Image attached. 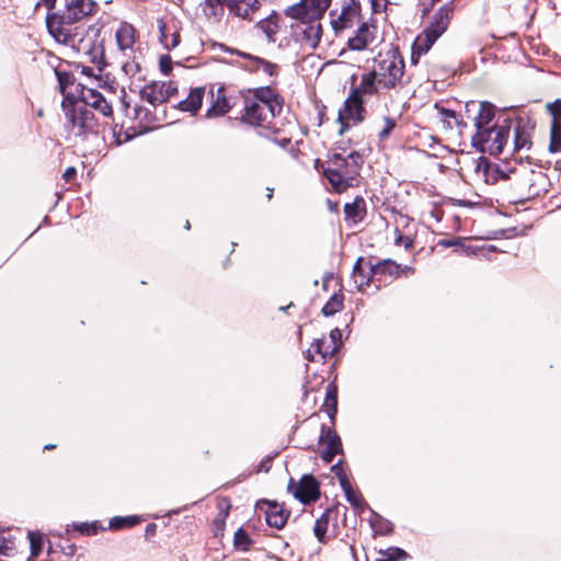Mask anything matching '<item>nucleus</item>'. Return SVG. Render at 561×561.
Returning a JSON list of instances; mask_svg holds the SVG:
<instances>
[{
    "instance_id": "obj_23",
    "label": "nucleus",
    "mask_w": 561,
    "mask_h": 561,
    "mask_svg": "<svg viewBox=\"0 0 561 561\" xmlns=\"http://www.w3.org/2000/svg\"><path fill=\"white\" fill-rule=\"evenodd\" d=\"M160 42L168 50L174 49L180 44V32L175 26L167 25L162 20L158 21Z\"/></svg>"
},
{
    "instance_id": "obj_32",
    "label": "nucleus",
    "mask_w": 561,
    "mask_h": 561,
    "mask_svg": "<svg viewBox=\"0 0 561 561\" xmlns=\"http://www.w3.org/2000/svg\"><path fill=\"white\" fill-rule=\"evenodd\" d=\"M16 551V536L11 529H0V554L12 556Z\"/></svg>"
},
{
    "instance_id": "obj_4",
    "label": "nucleus",
    "mask_w": 561,
    "mask_h": 561,
    "mask_svg": "<svg viewBox=\"0 0 561 561\" xmlns=\"http://www.w3.org/2000/svg\"><path fill=\"white\" fill-rule=\"evenodd\" d=\"M96 8L94 0H65V10L62 13H48L46 16V26L49 34L57 33V30L66 31L78 26V22L83 18L91 15Z\"/></svg>"
},
{
    "instance_id": "obj_19",
    "label": "nucleus",
    "mask_w": 561,
    "mask_h": 561,
    "mask_svg": "<svg viewBox=\"0 0 561 561\" xmlns=\"http://www.w3.org/2000/svg\"><path fill=\"white\" fill-rule=\"evenodd\" d=\"M321 439L327 440V447L321 451V459L330 463L337 454L342 453L341 439L334 431L324 426H322Z\"/></svg>"
},
{
    "instance_id": "obj_45",
    "label": "nucleus",
    "mask_w": 561,
    "mask_h": 561,
    "mask_svg": "<svg viewBox=\"0 0 561 561\" xmlns=\"http://www.w3.org/2000/svg\"><path fill=\"white\" fill-rule=\"evenodd\" d=\"M376 85H378L377 76H375L373 69L369 73L363 75L360 85L357 89L360 90V94L363 92L374 93Z\"/></svg>"
},
{
    "instance_id": "obj_29",
    "label": "nucleus",
    "mask_w": 561,
    "mask_h": 561,
    "mask_svg": "<svg viewBox=\"0 0 561 561\" xmlns=\"http://www.w3.org/2000/svg\"><path fill=\"white\" fill-rule=\"evenodd\" d=\"M204 92V88L192 89L187 98L179 103V108L195 114L202 105Z\"/></svg>"
},
{
    "instance_id": "obj_25",
    "label": "nucleus",
    "mask_w": 561,
    "mask_h": 561,
    "mask_svg": "<svg viewBox=\"0 0 561 561\" xmlns=\"http://www.w3.org/2000/svg\"><path fill=\"white\" fill-rule=\"evenodd\" d=\"M436 41V37H433L428 32L423 31V33L415 38L412 45V62L416 64L420 56L426 54Z\"/></svg>"
},
{
    "instance_id": "obj_61",
    "label": "nucleus",
    "mask_w": 561,
    "mask_h": 561,
    "mask_svg": "<svg viewBox=\"0 0 561 561\" xmlns=\"http://www.w3.org/2000/svg\"><path fill=\"white\" fill-rule=\"evenodd\" d=\"M227 0H206V4L214 7L215 4L224 5Z\"/></svg>"
},
{
    "instance_id": "obj_60",
    "label": "nucleus",
    "mask_w": 561,
    "mask_h": 561,
    "mask_svg": "<svg viewBox=\"0 0 561 561\" xmlns=\"http://www.w3.org/2000/svg\"><path fill=\"white\" fill-rule=\"evenodd\" d=\"M413 273H414V270L411 266H404L403 268L400 267V274L408 276Z\"/></svg>"
},
{
    "instance_id": "obj_18",
    "label": "nucleus",
    "mask_w": 561,
    "mask_h": 561,
    "mask_svg": "<svg viewBox=\"0 0 561 561\" xmlns=\"http://www.w3.org/2000/svg\"><path fill=\"white\" fill-rule=\"evenodd\" d=\"M376 26L363 22L356 30L354 36L347 39V46L352 50H364L375 41Z\"/></svg>"
},
{
    "instance_id": "obj_41",
    "label": "nucleus",
    "mask_w": 561,
    "mask_h": 561,
    "mask_svg": "<svg viewBox=\"0 0 561 561\" xmlns=\"http://www.w3.org/2000/svg\"><path fill=\"white\" fill-rule=\"evenodd\" d=\"M233 545L236 549L248 551L252 545V540L243 528H239L233 536Z\"/></svg>"
},
{
    "instance_id": "obj_62",
    "label": "nucleus",
    "mask_w": 561,
    "mask_h": 561,
    "mask_svg": "<svg viewBox=\"0 0 561 561\" xmlns=\"http://www.w3.org/2000/svg\"><path fill=\"white\" fill-rule=\"evenodd\" d=\"M228 516V512L220 513L216 518V523H224L225 518Z\"/></svg>"
},
{
    "instance_id": "obj_1",
    "label": "nucleus",
    "mask_w": 561,
    "mask_h": 561,
    "mask_svg": "<svg viewBox=\"0 0 561 561\" xmlns=\"http://www.w3.org/2000/svg\"><path fill=\"white\" fill-rule=\"evenodd\" d=\"M64 113L65 139L73 145L88 140L90 136L100 133V124L92 110L85 108L84 103L76 98L66 95L61 103Z\"/></svg>"
},
{
    "instance_id": "obj_37",
    "label": "nucleus",
    "mask_w": 561,
    "mask_h": 561,
    "mask_svg": "<svg viewBox=\"0 0 561 561\" xmlns=\"http://www.w3.org/2000/svg\"><path fill=\"white\" fill-rule=\"evenodd\" d=\"M345 497L347 502L356 510L359 514L364 512V510L367 507V504L365 500L363 499L362 494L358 492H355L350 484L342 488Z\"/></svg>"
},
{
    "instance_id": "obj_59",
    "label": "nucleus",
    "mask_w": 561,
    "mask_h": 561,
    "mask_svg": "<svg viewBox=\"0 0 561 561\" xmlns=\"http://www.w3.org/2000/svg\"><path fill=\"white\" fill-rule=\"evenodd\" d=\"M56 1L57 0H41L36 7H38L41 3H43L44 5H46V8L48 9V11L53 10L55 8V4H56Z\"/></svg>"
},
{
    "instance_id": "obj_39",
    "label": "nucleus",
    "mask_w": 561,
    "mask_h": 561,
    "mask_svg": "<svg viewBox=\"0 0 561 561\" xmlns=\"http://www.w3.org/2000/svg\"><path fill=\"white\" fill-rule=\"evenodd\" d=\"M141 518L138 515H130V516H115L111 518L110 520V528L112 529H121L125 527H133L137 524H139Z\"/></svg>"
},
{
    "instance_id": "obj_13",
    "label": "nucleus",
    "mask_w": 561,
    "mask_h": 561,
    "mask_svg": "<svg viewBox=\"0 0 561 561\" xmlns=\"http://www.w3.org/2000/svg\"><path fill=\"white\" fill-rule=\"evenodd\" d=\"M234 105L232 98L227 94L224 85H211L210 88V106L206 112V117L216 118L227 114Z\"/></svg>"
},
{
    "instance_id": "obj_63",
    "label": "nucleus",
    "mask_w": 561,
    "mask_h": 561,
    "mask_svg": "<svg viewBox=\"0 0 561 561\" xmlns=\"http://www.w3.org/2000/svg\"><path fill=\"white\" fill-rule=\"evenodd\" d=\"M458 242L454 241V240H443V241H440V244L444 245V247H451V245H455Z\"/></svg>"
},
{
    "instance_id": "obj_57",
    "label": "nucleus",
    "mask_w": 561,
    "mask_h": 561,
    "mask_svg": "<svg viewBox=\"0 0 561 561\" xmlns=\"http://www.w3.org/2000/svg\"><path fill=\"white\" fill-rule=\"evenodd\" d=\"M160 68L164 75H168L171 71L172 65H171V58L169 56H162L160 58Z\"/></svg>"
},
{
    "instance_id": "obj_43",
    "label": "nucleus",
    "mask_w": 561,
    "mask_h": 561,
    "mask_svg": "<svg viewBox=\"0 0 561 561\" xmlns=\"http://www.w3.org/2000/svg\"><path fill=\"white\" fill-rule=\"evenodd\" d=\"M328 524H329V517H328V515L325 513L322 514L321 517L318 518L316 520V523H314L313 533H314V536L317 537V539L321 543L325 542V535H327V530H328Z\"/></svg>"
},
{
    "instance_id": "obj_10",
    "label": "nucleus",
    "mask_w": 561,
    "mask_h": 561,
    "mask_svg": "<svg viewBox=\"0 0 561 561\" xmlns=\"http://www.w3.org/2000/svg\"><path fill=\"white\" fill-rule=\"evenodd\" d=\"M491 135L484 137V141L478 145L476 141H471L473 148L479 152H488L491 156H499L503 152L504 146L508 140L510 127L508 126H491Z\"/></svg>"
},
{
    "instance_id": "obj_30",
    "label": "nucleus",
    "mask_w": 561,
    "mask_h": 561,
    "mask_svg": "<svg viewBox=\"0 0 561 561\" xmlns=\"http://www.w3.org/2000/svg\"><path fill=\"white\" fill-rule=\"evenodd\" d=\"M238 54L241 57L250 60L251 64L248 66L249 70L255 71V70L262 69L266 75H268L271 77L277 75V65H275L268 60H265L263 58L252 56L247 53H238Z\"/></svg>"
},
{
    "instance_id": "obj_55",
    "label": "nucleus",
    "mask_w": 561,
    "mask_h": 561,
    "mask_svg": "<svg viewBox=\"0 0 561 561\" xmlns=\"http://www.w3.org/2000/svg\"><path fill=\"white\" fill-rule=\"evenodd\" d=\"M396 233L398 234L396 238V244L398 245H404L405 248H409L412 245V239L410 237L403 236L399 229H396Z\"/></svg>"
},
{
    "instance_id": "obj_50",
    "label": "nucleus",
    "mask_w": 561,
    "mask_h": 561,
    "mask_svg": "<svg viewBox=\"0 0 561 561\" xmlns=\"http://www.w3.org/2000/svg\"><path fill=\"white\" fill-rule=\"evenodd\" d=\"M56 76L58 79L60 91L66 96V89L68 88V85L73 84V78L70 73L64 71H56Z\"/></svg>"
},
{
    "instance_id": "obj_11",
    "label": "nucleus",
    "mask_w": 561,
    "mask_h": 561,
    "mask_svg": "<svg viewBox=\"0 0 561 561\" xmlns=\"http://www.w3.org/2000/svg\"><path fill=\"white\" fill-rule=\"evenodd\" d=\"M331 25L335 33L352 27L359 21L360 18V4L356 0H345L341 7V12L334 18L335 13H330Z\"/></svg>"
},
{
    "instance_id": "obj_14",
    "label": "nucleus",
    "mask_w": 561,
    "mask_h": 561,
    "mask_svg": "<svg viewBox=\"0 0 561 561\" xmlns=\"http://www.w3.org/2000/svg\"><path fill=\"white\" fill-rule=\"evenodd\" d=\"M288 490L305 504L316 501L320 495L319 483L312 476H304L298 484L290 479Z\"/></svg>"
},
{
    "instance_id": "obj_27",
    "label": "nucleus",
    "mask_w": 561,
    "mask_h": 561,
    "mask_svg": "<svg viewBox=\"0 0 561 561\" xmlns=\"http://www.w3.org/2000/svg\"><path fill=\"white\" fill-rule=\"evenodd\" d=\"M363 263H364V257H362V256L358 257L353 266V274H352L354 283L356 284L357 289L359 291H363L365 287L369 286V284L373 282L374 276H376V274H370V271L366 274L362 266ZM367 264L370 267V264H373V263L368 262Z\"/></svg>"
},
{
    "instance_id": "obj_48",
    "label": "nucleus",
    "mask_w": 561,
    "mask_h": 561,
    "mask_svg": "<svg viewBox=\"0 0 561 561\" xmlns=\"http://www.w3.org/2000/svg\"><path fill=\"white\" fill-rule=\"evenodd\" d=\"M397 126V121L393 117L385 116L383 117V126L378 131L379 140L383 141L388 139L393 128Z\"/></svg>"
},
{
    "instance_id": "obj_3",
    "label": "nucleus",
    "mask_w": 561,
    "mask_h": 561,
    "mask_svg": "<svg viewBox=\"0 0 561 561\" xmlns=\"http://www.w3.org/2000/svg\"><path fill=\"white\" fill-rule=\"evenodd\" d=\"M363 163V156L357 151L347 154L333 152L323 173L333 191L343 193L356 184Z\"/></svg>"
},
{
    "instance_id": "obj_36",
    "label": "nucleus",
    "mask_w": 561,
    "mask_h": 561,
    "mask_svg": "<svg viewBox=\"0 0 561 561\" xmlns=\"http://www.w3.org/2000/svg\"><path fill=\"white\" fill-rule=\"evenodd\" d=\"M344 306V295L342 290L334 293L327 304L323 306L321 312L324 317L334 316L336 312L341 311Z\"/></svg>"
},
{
    "instance_id": "obj_53",
    "label": "nucleus",
    "mask_w": 561,
    "mask_h": 561,
    "mask_svg": "<svg viewBox=\"0 0 561 561\" xmlns=\"http://www.w3.org/2000/svg\"><path fill=\"white\" fill-rule=\"evenodd\" d=\"M327 345H328V343H327L325 339H316L311 344V348L313 350L314 353L321 355V357L323 359H325L328 357L333 356V355H327L324 353Z\"/></svg>"
},
{
    "instance_id": "obj_31",
    "label": "nucleus",
    "mask_w": 561,
    "mask_h": 561,
    "mask_svg": "<svg viewBox=\"0 0 561 561\" xmlns=\"http://www.w3.org/2000/svg\"><path fill=\"white\" fill-rule=\"evenodd\" d=\"M531 147L530 133L525 125L522 124V119L517 122L514 128V150H529Z\"/></svg>"
},
{
    "instance_id": "obj_16",
    "label": "nucleus",
    "mask_w": 561,
    "mask_h": 561,
    "mask_svg": "<svg viewBox=\"0 0 561 561\" xmlns=\"http://www.w3.org/2000/svg\"><path fill=\"white\" fill-rule=\"evenodd\" d=\"M546 108L552 116L549 151L554 153L561 148V99L548 103Z\"/></svg>"
},
{
    "instance_id": "obj_22",
    "label": "nucleus",
    "mask_w": 561,
    "mask_h": 561,
    "mask_svg": "<svg viewBox=\"0 0 561 561\" xmlns=\"http://www.w3.org/2000/svg\"><path fill=\"white\" fill-rule=\"evenodd\" d=\"M224 5H227L230 12L242 19H249L260 8L259 0H227Z\"/></svg>"
},
{
    "instance_id": "obj_26",
    "label": "nucleus",
    "mask_w": 561,
    "mask_h": 561,
    "mask_svg": "<svg viewBox=\"0 0 561 561\" xmlns=\"http://www.w3.org/2000/svg\"><path fill=\"white\" fill-rule=\"evenodd\" d=\"M162 87L163 84H161V82H152L150 84H146L140 90L141 99L147 101L152 106L164 103L165 94H163Z\"/></svg>"
},
{
    "instance_id": "obj_20",
    "label": "nucleus",
    "mask_w": 561,
    "mask_h": 561,
    "mask_svg": "<svg viewBox=\"0 0 561 561\" xmlns=\"http://www.w3.org/2000/svg\"><path fill=\"white\" fill-rule=\"evenodd\" d=\"M116 43L121 51L126 55L134 53V44L136 41L135 27L126 22H123L115 33Z\"/></svg>"
},
{
    "instance_id": "obj_24",
    "label": "nucleus",
    "mask_w": 561,
    "mask_h": 561,
    "mask_svg": "<svg viewBox=\"0 0 561 561\" xmlns=\"http://www.w3.org/2000/svg\"><path fill=\"white\" fill-rule=\"evenodd\" d=\"M437 111L439 119L446 129H453L454 127L460 130L467 126V124L460 118V116L453 110L446 108L438 103L434 105Z\"/></svg>"
},
{
    "instance_id": "obj_12",
    "label": "nucleus",
    "mask_w": 561,
    "mask_h": 561,
    "mask_svg": "<svg viewBox=\"0 0 561 561\" xmlns=\"http://www.w3.org/2000/svg\"><path fill=\"white\" fill-rule=\"evenodd\" d=\"M294 34L302 45L314 49L322 34V27L319 20H310L308 22H296L291 25Z\"/></svg>"
},
{
    "instance_id": "obj_42",
    "label": "nucleus",
    "mask_w": 561,
    "mask_h": 561,
    "mask_svg": "<svg viewBox=\"0 0 561 561\" xmlns=\"http://www.w3.org/2000/svg\"><path fill=\"white\" fill-rule=\"evenodd\" d=\"M342 344V332L335 328L330 332V343L325 346L324 353L327 355H334Z\"/></svg>"
},
{
    "instance_id": "obj_33",
    "label": "nucleus",
    "mask_w": 561,
    "mask_h": 561,
    "mask_svg": "<svg viewBox=\"0 0 561 561\" xmlns=\"http://www.w3.org/2000/svg\"><path fill=\"white\" fill-rule=\"evenodd\" d=\"M277 19L278 15L273 12L256 24V27L266 35L268 42H275V35L278 32Z\"/></svg>"
},
{
    "instance_id": "obj_34",
    "label": "nucleus",
    "mask_w": 561,
    "mask_h": 561,
    "mask_svg": "<svg viewBox=\"0 0 561 561\" xmlns=\"http://www.w3.org/2000/svg\"><path fill=\"white\" fill-rule=\"evenodd\" d=\"M369 524L376 535L386 536L392 533L393 525L375 511H370Z\"/></svg>"
},
{
    "instance_id": "obj_8",
    "label": "nucleus",
    "mask_w": 561,
    "mask_h": 561,
    "mask_svg": "<svg viewBox=\"0 0 561 561\" xmlns=\"http://www.w3.org/2000/svg\"><path fill=\"white\" fill-rule=\"evenodd\" d=\"M331 0H300V2L288 7L285 14L296 22H308L310 20H320Z\"/></svg>"
},
{
    "instance_id": "obj_5",
    "label": "nucleus",
    "mask_w": 561,
    "mask_h": 561,
    "mask_svg": "<svg viewBox=\"0 0 561 561\" xmlns=\"http://www.w3.org/2000/svg\"><path fill=\"white\" fill-rule=\"evenodd\" d=\"M374 73L377 83L383 89L394 88L404 73V61L396 49L379 53L374 60Z\"/></svg>"
},
{
    "instance_id": "obj_28",
    "label": "nucleus",
    "mask_w": 561,
    "mask_h": 561,
    "mask_svg": "<svg viewBox=\"0 0 561 561\" xmlns=\"http://www.w3.org/2000/svg\"><path fill=\"white\" fill-rule=\"evenodd\" d=\"M344 215L345 219L353 224L362 221L365 215V199L358 196L352 203H346L344 206Z\"/></svg>"
},
{
    "instance_id": "obj_35",
    "label": "nucleus",
    "mask_w": 561,
    "mask_h": 561,
    "mask_svg": "<svg viewBox=\"0 0 561 561\" xmlns=\"http://www.w3.org/2000/svg\"><path fill=\"white\" fill-rule=\"evenodd\" d=\"M370 274L397 277L400 275V265L392 260H385L376 264H370Z\"/></svg>"
},
{
    "instance_id": "obj_7",
    "label": "nucleus",
    "mask_w": 561,
    "mask_h": 561,
    "mask_svg": "<svg viewBox=\"0 0 561 561\" xmlns=\"http://www.w3.org/2000/svg\"><path fill=\"white\" fill-rule=\"evenodd\" d=\"M365 107L359 89H353L344 101L343 107L339 110L337 122L340 123L339 134L343 135L352 125L364 121Z\"/></svg>"
},
{
    "instance_id": "obj_6",
    "label": "nucleus",
    "mask_w": 561,
    "mask_h": 561,
    "mask_svg": "<svg viewBox=\"0 0 561 561\" xmlns=\"http://www.w3.org/2000/svg\"><path fill=\"white\" fill-rule=\"evenodd\" d=\"M471 112H477L472 118L476 133L471 137V141H476L478 145H481V142L484 141V137L490 136L492 133L489 125L495 117V106L488 101H469L466 103V113L469 115Z\"/></svg>"
},
{
    "instance_id": "obj_40",
    "label": "nucleus",
    "mask_w": 561,
    "mask_h": 561,
    "mask_svg": "<svg viewBox=\"0 0 561 561\" xmlns=\"http://www.w3.org/2000/svg\"><path fill=\"white\" fill-rule=\"evenodd\" d=\"M245 100H257L259 102H266L268 105H274V108L278 106L276 102V95L270 88H261L255 91L252 98H245Z\"/></svg>"
},
{
    "instance_id": "obj_17",
    "label": "nucleus",
    "mask_w": 561,
    "mask_h": 561,
    "mask_svg": "<svg viewBox=\"0 0 561 561\" xmlns=\"http://www.w3.org/2000/svg\"><path fill=\"white\" fill-rule=\"evenodd\" d=\"M454 14L453 3H445L434 14L431 24L424 30L437 39L446 32Z\"/></svg>"
},
{
    "instance_id": "obj_58",
    "label": "nucleus",
    "mask_w": 561,
    "mask_h": 561,
    "mask_svg": "<svg viewBox=\"0 0 561 561\" xmlns=\"http://www.w3.org/2000/svg\"><path fill=\"white\" fill-rule=\"evenodd\" d=\"M77 174V170L73 167H69L66 169V171L62 174V178L65 181H71Z\"/></svg>"
},
{
    "instance_id": "obj_46",
    "label": "nucleus",
    "mask_w": 561,
    "mask_h": 561,
    "mask_svg": "<svg viewBox=\"0 0 561 561\" xmlns=\"http://www.w3.org/2000/svg\"><path fill=\"white\" fill-rule=\"evenodd\" d=\"M27 538L30 540L31 556L36 558L42 552L43 537L38 533L28 531Z\"/></svg>"
},
{
    "instance_id": "obj_56",
    "label": "nucleus",
    "mask_w": 561,
    "mask_h": 561,
    "mask_svg": "<svg viewBox=\"0 0 561 561\" xmlns=\"http://www.w3.org/2000/svg\"><path fill=\"white\" fill-rule=\"evenodd\" d=\"M163 84L162 91L165 94V102L176 92V88L172 82H161Z\"/></svg>"
},
{
    "instance_id": "obj_44",
    "label": "nucleus",
    "mask_w": 561,
    "mask_h": 561,
    "mask_svg": "<svg viewBox=\"0 0 561 561\" xmlns=\"http://www.w3.org/2000/svg\"><path fill=\"white\" fill-rule=\"evenodd\" d=\"M379 553L385 557L381 559L383 561H398L409 558L408 552L398 547H390L386 550H380Z\"/></svg>"
},
{
    "instance_id": "obj_52",
    "label": "nucleus",
    "mask_w": 561,
    "mask_h": 561,
    "mask_svg": "<svg viewBox=\"0 0 561 561\" xmlns=\"http://www.w3.org/2000/svg\"><path fill=\"white\" fill-rule=\"evenodd\" d=\"M134 114L135 119H138L140 123L145 122L149 124L152 122V114L144 106H135Z\"/></svg>"
},
{
    "instance_id": "obj_15",
    "label": "nucleus",
    "mask_w": 561,
    "mask_h": 561,
    "mask_svg": "<svg viewBox=\"0 0 561 561\" xmlns=\"http://www.w3.org/2000/svg\"><path fill=\"white\" fill-rule=\"evenodd\" d=\"M79 98L76 101L84 103L85 108L95 110L101 113L104 117H111L113 114L112 105L105 100L102 93L98 90L85 88L81 84Z\"/></svg>"
},
{
    "instance_id": "obj_64",
    "label": "nucleus",
    "mask_w": 561,
    "mask_h": 561,
    "mask_svg": "<svg viewBox=\"0 0 561 561\" xmlns=\"http://www.w3.org/2000/svg\"><path fill=\"white\" fill-rule=\"evenodd\" d=\"M312 352H313V350H312V348H310V350H308V351H307L306 358H307L308 360H314V357H313V353H312Z\"/></svg>"
},
{
    "instance_id": "obj_2",
    "label": "nucleus",
    "mask_w": 561,
    "mask_h": 561,
    "mask_svg": "<svg viewBox=\"0 0 561 561\" xmlns=\"http://www.w3.org/2000/svg\"><path fill=\"white\" fill-rule=\"evenodd\" d=\"M102 26L91 24L89 26L78 25L70 30L50 34L58 43L70 46L78 54L85 56L89 61L100 66L104 58L103 39L101 38Z\"/></svg>"
},
{
    "instance_id": "obj_51",
    "label": "nucleus",
    "mask_w": 561,
    "mask_h": 561,
    "mask_svg": "<svg viewBox=\"0 0 561 561\" xmlns=\"http://www.w3.org/2000/svg\"><path fill=\"white\" fill-rule=\"evenodd\" d=\"M331 470L335 474V477L337 478L341 488H343V486H345V485L351 483L348 478H347L346 472L344 471V468L341 465V462H337V463L333 465Z\"/></svg>"
},
{
    "instance_id": "obj_9",
    "label": "nucleus",
    "mask_w": 561,
    "mask_h": 561,
    "mask_svg": "<svg viewBox=\"0 0 561 561\" xmlns=\"http://www.w3.org/2000/svg\"><path fill=\"white\" fill-rule=\"evenodd\" d=\"M275 116L274 105L257 100H244L243 122L253 126H266Z\"/></svg>"
},
{
    "instance_id": "obj_21",
    "label": "nucleus",
    "mask_w": 561,
    "mask_h": 561,
    "mask_svg": "<svg viewBox=\"0 0 561 561\" xmlns=\"http://www.w3.org/2000/svg\"><path fill=\"white\" fill-rule=\"evenodd\" d=\"M264 504L267 505L265 510L266 523L276 529L283 528L288 519V513L276 502L264 501Z\"/></svg>"
},
{
    "instance_id": "obj_49",
    "label": "nucleus",
    "mask_w": 561,
    "mask_h": 561,
    "mask_svg": "<svg viewBox=\"0 0 561 561\" xmlns=\"http://www.w3.org/2000/svg\"><path fill=\"white\" fill-rule=\"evenodd\" d=\"M75 529L83 535H95L99 529L101 528L98 524V522L93 523H79L73 525Z\"/></svg>"
},
{
    "instance_id": "obj_54",
    "label": "nucleus",
    "mask_w": 561,
    "mask_h": 561,
    "mask_svg": "<svg viewBox=\"0 0 561 561\" xmlns=\"http://www.w3.org/2000/svg\"><path fill=\"white\" fill-rule=\"evenodd\" d=\"M141 66L138 61L131 60L127 61L123 65V70L128 76H136L138 72H140Z\"/></svg>"
},
{
    "instance_id": "obj_38",
    "label": "nucleus",
    "mask_w": 561,
    "mask_h": 561,
    "mask_svg": "<svg viewBox=\"0 0 561 561\" xmlns=\"http://www.w3.org/2000/svg\"><path fill=\"white\" fill-rule=\"evenodd\" d=\"M328 415L333 419L337 411V391L336 387L330 383L327 388L325 403Z\"/></svg>"
},
{
    "instance_id": "obj_47",
    "label": "nucleus",
    "mask_w": 561,
    "mask_h": 561,
    "mask_svg": "<svg viewBox=\"0 0 561 561\" xmlns=\"http://www.w3.org/2000/svg\"><path fill=\"white\" fill-rule=\"evenodd\" d=\"M112 136H113V139H114V144L116 146H121L122 144L127 142L128 140H130L135 136V134H131L128 130L124 131L123 130V126H119V125L115 124L112 127Z\"/></svg>"
}]
</instances>
